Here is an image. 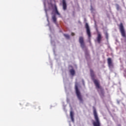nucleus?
Instances as JSON below:
<instances>
[{"label":"nucleus","mask_w":126,"mask_h":126,"mask_svg":"<svg viewBox=\"0 0 126 126\" xmlns=\"http://www.w3.org/2000/svg\"><path fill=\"white\" fill-rule=\"evenodd\" d=\"M90 74L92 79L95 85L96 88L100 90V93H99V95L100 97L101 98H104V97H105V92L104 91V89H103V88L101 87L100 86V82H99V81L97 79H95V74H94L93 70H90Z\"/></svg>","instance_id":"f257e3e1"},{"label":"nucleus","mask_w":126,"mask_h":126,"mask_svg":"<svg viewBox=\"0 0 126 126\" xmlns=\"http://www.w3.org/2000/svg\"><path fill=\"white\" fill-rule=\"evenodd\" d=\"M93 114L94 118L95 121H94L93 125L94 126H101V122H100V119L99 117H98V114L97 113V110L95 106L93 107Z\"/></svg>","instance_id":"f03ea898"},{"label":"nucleus","mask_w":126,"mask_h":126,"mask_svg":"<svg viewBox=\"0 0 126 126\" xmlns=\"http://www.w3.org/2000/svg\"><path fill=\"white\" fill-rule=\"evenodd\" d=\"M75 91L78 100L80 101V103H83V97H82V95H81L80 91L78 89V87L76 85H75Z\"/></svg>","instance_id":"7ed1b4c3"},{"label":"nucleus","mask_w":126,"mask_h":126,"mask_svg":"<svg viewBox=\"0 0 126 126\" xmlns=\"http://www.w3.org/2000/svg\"><path fill=\"white\" fill-rule=\"evenodd\" d=\"M119 27L122 37L126 38V30H125V27H124V24H123V23H120V24L119 25Z\"/></svg>","instance_id":"20e7f679"},{"label":"nucleus","mask_w":126,"mask_h":126,"mask_svg":"<svg viewBox=\"0 0 126 126\" xmlns=\"http://www.w3.org/2000/svg\"><path fill=\"white\" fill-rule=\"evenodd\" d=\"M85 28L86 29V32L88 38L89 39H90V38H91V32L90 31V28L89 27V25H88V23H87L85 24Z\"/></svg>","instance_id":"39448f33"},{"label":"nucleus","mask_w":126,"mask_h":126,"mask_svg":"<svg viewBox=\"0 0 126 126\" xmlns=\"http://www.w3.org/2000/svg\"><path fill=\"white\" fill-rule=\"evenodd\" d=\"M79 41L82 49H84V48H85V43H84V38L83 36L79 37Z\"/></svg>","instance_id":"423d86ee"},{"label":"nucleus","mask_w":126,"mask_h":126,"mask_svg":"<svg viewBox=\"0 0 126 126\" xmlns=\"http://www.w3.org/2000/svg\"><path fill=\"white\" fill-rule=\"evenodd\" d=\"M107 63L109 68H113L114 67V64L113 63V61H112V59L110 58L107 59Z\"/></svg>","instance_id":"0eeeda50"},{"label":"nucleus","mask_w":126,"mask_h":126,"mask_svg":"<svg viewBox=\"0 0 126 126\" xmlns=\"http://www.w3.org/2000/svg\"><path fill=\"white\" fill-rule=\"evenodd\" d=\"M96 40L98 44L101 43V41H102V35H101V33H97V37L96 38Z\"/></svg>","instance_id":"6e6552de"},{"label":"nucleus","mask_w":126,"mask_h":126,"mask_svg":"<svg viewBox=\"0 0 126 126\" xmlns=\"http://www.w3.org/2000/svg\"><path fill=\"white\" fill-rule=\"evenodd\" d=\"M54 7H55L54 11L56 14H57V15H58L59 16H60V17H61V14L59 12V11H58V8L57 7V5H55Z\"/></svg>","instance_id":"1a4fd4ad"},{"label":"nucleus","mask_w":126,"mask_h":126,"mask_svg":"<svg viewBox=\"0 0 126 126\" xmlns=\"http://www.w3.org/2000/svg\"><path fill=\"white\" fill-rule=\"evenodd\" d=\"M63 10H66V2H65V0H63Z\"/></svg>","instance_id":"9d476101"},{"label":"nucleus","mask_w":126,"mask_h":126,"mask_svg":"<svg viewBox=\"0 0 126 126\" xmlns=\"http://www.w3.org/2000/svg\"><path fill=\"white\" fill-rule=\"evenodd\" d=\"M70 118L72 122H74V118H73V116H74L73 111H70Z\"/></svg>","instance_id":"9b49d317"},{"label":"nucleus","mask_w":126,"mask_h":126,"mask_svg":"<svg viewBox=\"0 0 126 126\" xmlns=\"http://www.w3.org/2000/svg\"><path fill=\"white\" fill-rule=\"evenodd\" d=\"M52 20H53L54 23H57V17H56V15L52 16Z\"/></svg>","instance_id":"f8f14e48"},{"label":"nucleus","mask_w":126,"mask_h":126,"mask_svg":"<svg viewBox=\"0 0 126 126\" xmlns=\"http://www.w3.org/2000/svg\"><path fill=\"white\" fill-rule=\"evenodd\" d=\"M70 73L71 75H74L75 74V71L73 69H71L70 70Z\"/></svg>","instance_id":"ddd939ff"},{"label":"nucleus","mask_w":126,"mask_h":126,"mask_svg":"<svg viewBox=\"0 0 126 126\" xmlns=\"http://www.w3.org/2000/svg\"><path fill=\"white\" fill-rule=\"evenodd\" d=\"M63 36H64V37H65V38L66 39H69V38H70L69 35H68V34H64Z\"/></svg>","instance_id":"4468645a"},{"label":"nucleus","mask_w":126,"mask_h":126,"mask_svg":"<svg viewBox=\"0 0 126 126\" xmlns=\"http://www.w3.org/2000/svg\"><path fill=\"white\" fill-rule=\"evenodd\" d=\"M105 38L107 40H108L109 39V34L107 32L105 33Z\"/></svg>","instance_id":"2eb2a0df"},{"label":"nucleus","mask_w":126,"mask_h":126,"mask_svg":"<svg viewBox=\"0 0 126 126\" xmlns=\"http://www.w3.org/2000/svg\"><path fill=\"white\" fill-rule=\"evenodd\" d=\"M71 36H74V35H75V34H74V33H73V32H72L71 33Z\"/></svg>","instance_id":"dca6fc26"},{"label":"nucleus","mask_w":126,"mask_h":126,"mask_svg":"<svg viewBox=\"0 0 126 126\" xmlns=\"http://www.w3.org/2000/svg\"><path fill=\"white\" fill-rule=\"evenodd\" d=\"M118 126H121L120 124H119V125H118Z\"/></svg>","instance_id":"f3484780"}]
</instances>
